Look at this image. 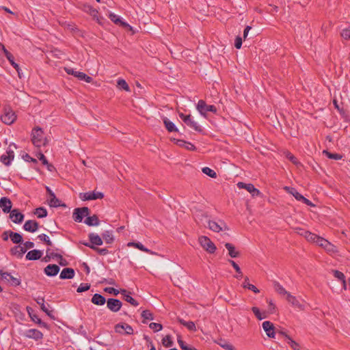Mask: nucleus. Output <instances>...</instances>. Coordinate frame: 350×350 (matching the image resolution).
I'll list each match as a JSON object with an SVG mask.
<instances>
[{
	"instance_id": "f257e3e1",
	"label": "nucleus",
	"mask_w": 350,
	"mask_h": 350,
	"mask_svg": "<svg viewBox=\"0 0 350 350\" xmlns=\"http://www.w3.org/2000/svg\"><path fill=\"white\" fill-rule=\"evenodd\" d=\"M88 239L90 244L92 245V250L97 252L99 255L105 256L109 253L107 248H99L97 247L102 245L103 243L102 236L100 237L97 234L91 232L88 234Z\"/></svg>"
},
{
	"instance_id": "f03ea898",
	"label": "nucleus",
	"mask_w": 350,
	"mask_h": 350,
	"mask_svg": "<svg viewBox=\"0 0 350 350\" xmlns=\"http://www.w3.org/2000/svg\"><path fill=\"white\" fill-rule=\"evenodd\" d=\"M31 142L33 144L38 148L47 145L48 140L44 136V131L39 126H36L32 129Z\"/></svg>"
},
{
	"instance_id": "7ed1b4c3",
	"label": "nucleus",
	"mask_w": 350,
	"mask_h": 350,
	"mask_svg": "<svg viewBox=\"0 0 350 350\" xmlns=\"http://www.w3.org/2000/svg\"><path fill=\"white\" fill-rule=\"evenodd\" d=\"M46 256L42 259L43 262H48L51 258H59V264L61 266H66L68 264V261L63 258L61 253L54 252L50 248L46 249Z\"/></svg>"
},
{
	"instance_id": "20e7f679",
	"label": "nucleus",
	"mask_w": 350,
	"mask_h": 350,
	"mask_svg": "<svg viewBox=\"0 0 350 350\" xmlns=\"http://www.w3.org/2000/svg\"><path fill=\"white\" fill-rule=\"evenodd\" d=\"M197 110L204 117H206L208 111L215 113L217 111L216 107L212 105H207L204 100H200L196 106Z\"/></svg>"
},
{
	"instance_id": "39448f33",
	"label": "nucleus",
	"mask_w": 350,
	"mask_h": 350,
	"mask_svg": "<svg viewBox=\"0 0 350 350\" xmlns=\"http://www.w3.org/2000/svg\"><path fill=\"white\" fill-rule=\"evenodd\" d=\"M90 213L88 207L83 206L81 208H76L74 209L72 217L76 222H81L85 217H88Z\"/></svg>"
},
{
	"instance_id": "423d86ee",
	"label": "nucleus",
	"mask_w": 350,
	"mask_h": 350,
	"mask_svg": "<svg viewBox=\"0 0 350 350\" xmlns=\"http://www.w3.org/2000/svg\"><path fill=\"white\" fill-rule=\"evenodd\" d=\"M201 246L208 253L213 254L216 251V246L209 238L202 236L199 238Z\"/></svg>"
},
{
	"instance_id": "0eeeda50",
	"label": "nucleus",
	"mask_w": 350,
	"mask_h": 350,
	"mask_svg": "<svg viewBox=\"0 0 350 350\" xmlns=\"http://www.w3.org/2000/svg\"><path fill=\"white\" fill-rule=\"evenodd\" d=\"M79 198L83 201L94 200L97 199H102L104 198V194L100 191H89L85 193H80Z\"/></svg>"
},
{
	"instance_id": "6e6552de",
	"label": "nucleus",
	"mask_w": 350,
	"mask_h": 350,
	"mask_svg": "<svg viewBox=\"0 0 350 350\" xmlns=\"http://www.w3.org/2000/svg\"><path fill=\"white\" fill-rule=\"evenodd\" d=\"M65 70L67 74L73 75L81 81H85L87 83H91L93 81V79L91 77L87 75L85 73L75 71L71 68H65Z\"/></svg>"
},
{
	"instance_id": "1a4fd4ad",
	"label": "nucleus",
	"mask_w": 350,
	"mask_h": 350,
	"mask_svg": "<svg viewBox=\"0 0 350 350\" xmlns=\"http://www.w3.org/2000/svg\"><path fill=\"white\" fill-rule=\"evenodd\" d=\"M0 275L3 280L7 281L10 285L13 286H18L21 283V278H14L11 275V274L8 272L3 271V270H0Z\"/></svg>"
},
{
	"instance_id": "9d476101",
	"label": "nucleus",
	"mask_w": 350,
	"mask_h": 350,
	"mask_svg": "<svg viewBox=\"0 0 350 350\" xmlns=\"http://www.w3.org/2000/svg\"><path fill=\"white\" fill-rule=\"evenodd\" d=\"M1 121L8 124L10 125L14 122L16 119L15 113L10 109H5L4 113L1 117Z\"/></svg>"
},
{
	"instance_id": "9b49d317",
	"label": "nucleus",
	"mask_w": 350,
	"mask_h": 350,
	"mask_svg": "<svg viewBox=\"0 0 350 350\" xmlns=\"http://www.w3.org/2000/svg\"><path fill=\"white\" fill-rule=\"evenodd\" d=\"M106 303L107 308L113 312H118L122 306L121 301L114 298H109Z\"/></svg>"
},
{
	"instance_id": "f8f14e48",
	"label": "nucleus",
	"mask_w": 350,
	"mask_h": 350,
	"mask_svg": "<svg viewBox=\"0 0 350 350\" xmlns=\"http://www.w3.org/2000/svg\"><path fill=\"white\" fill-rule=\"evenodd\" d=\"M237 187L239 189H245L248 192H250L252 194L253 197L260 195V191L258 189H256L253 184H247L242 182H239L237 183Z\"/></svg>"
},
{
	"instance_id": "ddd939ff",
	"label": "nucleus",
	"mask_w": 350,
	"mask_h": 350,
	"mask_svg": "<svg viewBox=\"0 0 350 350\" xmlns=\"http://www.w3.org/2000/svg\"><path fill=\"white\" fill-rule=\"evenodd\" d=\"M0 49L3 51L5 56L10 62L11 65L17 70L18 75L20 76L19 66L14 62V57L13 55L5 48L4 45L1 44H0Z\"/></svg>"
},
{
	"instance_id": "4468645a",
	"label": "nucleus",
	"mask_w": 350,
	"mask_h": 350,
	"mask_svg": "<svg viewBox=\"0 0 350 350\" xmlns=\"http://www.w3.org/2000/svg\"><path fill=\"white\" fill-rule=\"evenodd\" d=\"M24 336L28 338L39 340L43 338V334L37 329H29L27 330Z\"/></svg>"
},
{
	"instance_id": "2eb2a0df",
	"label": "nucleus",
	"mask_w": 350,
	"mask_h": 350,
	"mask_svg": "<svg viewBox=\"0 0 350 350\" xmlns=\"http://www.w3.org/2000/svg\"><path fill=\"white\" fill-rule=\"evenodd\" d=\"M262 328L269 338H274L276 332L273 323L269 321L262 323Z\"/></svg>"
},
{
	"instance_id": "dca6fc26",
	"label": "nucleus",
	"mask_w": 350,
	"mask_h": 350,
	"mask_svg": "<svg viewBox=\"0 0 350 350\" xmlns=\"http://www.w3.org/2000/svg\"><path fill=\"white\" fill-rule=\"evenodd\" d=\"M24 215L18 209L14 208L10 212V218L15 224H21L24 219Z\"/></svg>"
},
{
	"instance_id": "f3484780",
	"label": "nucleus",
	"mask_w": 350,
	"mask_h": 350,
	"mask_svg": "<svg viewBox=\"0 0 350 350\" xmlns=\"http://www.w3.org/2000/svg\"><path fill=\"white\" fill-rule=\"evenodd\" d=\"M60 269L55 264H49L44 269V273L49 277H53L57 275Z\"/></svg>"
},
{
	"instance_id": "a211bd4d",
	"label": "nucleus",
	"mask_w": 350,
	"mask_h": 350,
	"mask_svg": "<svg viewBox=\"0 0 350 350\" xmlns=\"http://www.w3.org/2000/svg\"><path fill=\"white\" fill-rule=\"evenodd\" d=\"M12 203L7 197H2L0 199V207L4 213H9L12 211Z\"/></svg>"
},
{
	"instance_id": "6ab92c4d",
	"label": "nucleus",
	"mask_w": 350,
	"mask_h": 350,
	"mask_svg": "<svg viewBox=\"0 0 350 350\" xmlns=\"http://www.w3.org/2000/svg\"><path fill=\"white\" fill-rule=\"evenodd\" d=\"M39 228V223L36 220H27L23 225V229L29 232H35Z\"/></svg>"
},
{
	"instance_id": "aec40b11",
	"label": "nucleus",
	"mask_w": 350,
	"mask_h": 350,
	"mask_svg": "<svg viewBox=\"0 0 350 350\" xmlns=\"http://www.w3.org/2000/svg\"><path fill=\"white\" fill-rule=\"evenodd\" d=\"M36 302L38 304H39L40 306V308L41 310L44 312L47 316H49L51 319H55V317L54 315L53 314V310H49V308H50V305L48 304L46 307V305L44 304V299L43 297H38L37 299H36Z\"/></svg>"
},
{
	"instance_id": "412c9836",
	"label": "nucleus",
	"mask_w": 350,
	"mask_h": 350,
	"mask_svg": "<svg viewBox=\"0 0 350 350\" xmlns=\"http://www.w3.org/2000/svg\"><path fill=\"white\" fill-rule=\"evenodd\" d=\"M42 255V251L39 250H33L27 252L25 258L27 260H37L40 259Z\"/></svg>"
},
{
	"instance_id": "4be33fe9",
	"label": "nucleus",
	"mask_w": 350,
	"mask_h": 350,
	"mask_svg": "<svg viewBox=\"0 0 350 350\" xmlns=\"http://www.w3.org/2000/svg\"><path fill=\"white\" fill-rule=\"evenodd\" d=\"M75 272L72 268L66 267L62 269L59 278L62 280L72 279L75 277Z\"/></svg>"
},
{
	"instance_id": "5701e85b",
	"label": "nucleus",
	"mask_w": 350,
	"mask_h": 350,
	"mask_svg": "<svg viewBox=\"0 0 350 350\" xmlns=\"http://www.w3.org/2000/svg\"><path fill=\"white\" fill-rule=\"evenodd\" d=\"M120 293L123 295L124 300L129 302L132 306L136 307L139 305V302L131 296L130 292H128L125 289H120Z\"/></svg>"
},
{
	"instance_id": "b1692460",
	"label": "nucleus",
	"mask_w": 350,
	"mask_h": 350,
	"mask_svg": "<svg viewBox=\"0 0 350 350\" xmlns=\"http://www.w3.org/2000/svg\"><path fill=\"white\" fill-rule=\"evenodd\" d=\"M10 252L11 255L15 256L18 258H21L25 254V249L21 245H15L10 249Z\"/></svg>"
},
{
	"instance_id": "393cba45",
	"label": "nucleus",
	"mask_w": 350,
	"mask_h": 350,
	"mask_svg": "<svg viewBox=\"0 0 350 350\" xmlns=\"http://www.w3.org/2000/svg\"><path fill=\"white\" fill-rule=\"evenodd\" d=\"M164 126L169 133H178L179 131L174 122L170 121L167 118L164 117L163 118Z\"/></svg>"
},
{
	"instance_id": "a878e982",
	"label": "nucleus",
	"mask_w": 350,
	"mask_h": 350,
	"mask_svg": "<svg viewBox=\"0 0 350 350\" xmlns=\"http://www.w3.org/2000/svg\"><path fill=\"white\" fill-rule=\"evenodd\" d=\"M107 300L103 295L98 293H95L91 299L92 303L96 306H103Z\"/></svg>"
},
{
	"instance_id": "bb28decb",
	"label": "nucleus",
	"mask_w": 350,
	"mask_h": 350,
	"mask_svg": "<svg viewBox=\"0 0 350 350\" xmlns=\"http://www.w3.org/2000/svg\"><path fill=\"white\" fill-rule=\"evenodd\" d=\"M84 223L89 226H97L100 224V220L96 215H88L84 220Z\"/></svg>"
},
{
	"instance_id": "cd10ccee",
	"label": "nucleus",
	"mask_w": 350,
	"mask_h": 350,
	"mask_svg": "<svg viewBox=\"0 0 350 350\" xmlns=\"http://www.w3.org/2000/svg\"><path fill=\"white\" fill-rule=\"evenodd\" d=\"M225 247L228 250V255L231 258H237L240 256V252L236 250L235 247L232 243H225Z\"/></svg>"
},
{
	"instance_id": "c85d7f7f",
	"label": "nucleus",
	"mask_w": 350,
	"mask_h": 350,
	"mask_svg": "<svg viewBox=\"0 0 350 350\" xmlns=\"http://www.w3.org/2000/svg\"><path fill=\"white\" fill-rule=\"evenodd\" d=\"M287 301L291 303L294 307L299 308V310H304V306L301 304L297 299L295 297L291 295V294H288V296L286 297Z\"/></svg>"
},
{
	"instance_id": "c756f323",
	"label": "nucleus",
	"mask_w": 350,
	"mask_h": 350,
	"mask_svg": "<svg viewBox=\"0 0 350 350\" xmlns=\"http://www.w3.org/2000/svg\"><path fill=\"white\" fill-rule=\"evenodd\" d=\"M102 239L103 241L104 240L106 243L111 244L113 243L115 239L114 236L113 234V232L111 230H105L104 231L102 234Z\"/></svg>"
},
{
	"instance_id": "7c9ffc66",
	"label": "nucleus",
	"mask_w": 350,
	"mask_h": 350,
	"mask_svg": "<svg viewBox=\"0 0 350 350\" xmlns=\"http://www.w3.org/2000/svg\"><path fill=\"white\" fill-rule=\"evenodd\" d=\"M10 238L13 243L22 244L23 243V236L18 232L12 231L10 233Z\"/></svg>"
},
{
	"instance_id": "2f4dec72",
	"label": "nucleus",
	"mask_w": 350,
	"mask_h": 350,
	"mask_svg": "<svg viewBox=\"0 0 350 350\" xmlns=\"http://www.w3.org/2000/svg\"><path fill=\"white\" fill-rule=\"evenodd\" d=\"M185 124H186L188 126L192 128L193 129H194L196 131H197L198 133L203 132L202 128L200 125H198L196 122H195L193 120L191 119V116L187 120V122H185Z\"/></svg>"
},
{
	"instance_id": "473e14b6",
	"label": "nucleus",
	"mask_w": 350,
	"mask_h": 350,
	"mask_svg": "<svg viewBox=\"0 0 350 350\" xmlns=\"http://www.w3.org/2000/svg\"><path fill=\"white\" fill-rule=\"evenodd\" d=\"M180 324L186 327L189 331L195 332L196 330V325L193 321H186L183 319H178Z\"/></svg>"
},
{
	"instance_id": "72a5a7b5",
	"label": "nucleus",
	"mask_w": 350,
	"mask_h": 350,
	"mask_svg": "<svg viewBox=\"0 0 350 350\" xmlns=\"http://www.w3.org/2000/svg\"><path fill=\"white\" fill-rule=\"evenodd\" d=\"M284 189L288 193L293 195L295 197V198L298 201H300V200L302 199L301 198L303 196L301 193H299L295 188L286 186L284 187Z\"/></svg>"
},
{
	"instance_id": "f704fd0d",
	"label": "nucleus",
	"mask_w": 350,
	"mask_h": 350,
	"mask_svg": "<svg viewBox=\"0 0 350 350\" xmlns=\"http://www.w3.org/2000/svg\"><path fill=\"white\" fill-rule=\"evenodd\" d=\"M49 204L50 206L55 208L59 206L66 207V204L64 203L62 204L61 201L55 196L49 200Z\"/></svg>"
},
{
	"instance_id": "c9c22d12",
	"label": "nucleus",
	"mask_w": 350,
	"mask_h": 350,
	"mask_svg": "<svg viewBox=\"0 0 350 350\" xmlns=\"http://www.w3.org/2000/svg\"><path fill=\"white\" fill-rule=\"evenodd\" d=\"M286 341L293 350H302L299 344L293 340L289 336H286Z\"/></svg>"
},
{
	"instance_id": "e433bc0d",
	"label": "nucleus",
	"mask_w": 350,
	"mask_h": 350,
	"mask_svg": "<svg viewBox=\"0 0 350 350\" xmlns=\"http://www.w3.org/2000/svg\"><path fill=\"white\" fill-rule=\"evenodd\" d=\"M243 287L244 288H247L255 293H259V290L254 285L250 284L248 277L245 278L244 282L243 283Z\"/></svg>"
},
{
	"instance_id": "4c0bfd02",
	"label": "nucleus",
	"mask_w": 350,
	"mask_h": 350,
	"mask_svg": "<svg viewBox=\"0 0 350 350\" xmlns=\"http://www.w3.org/2000/svg\"><path fill=\"white\" fill-rule=\"evenodd\" d=\"M33 213L38 218H44L47 216L48 212L44 207H38L34 210Z\"/></svg>"
},
{
	"instance_id": "58836bf2",
	"label": "nucleus",
	"mask_w": 350,
	"mask_h": 350,
	"mask_svg": "<svg viewBox=\"0 0 350 350\" xmlns=\"http://www.w3.org/2000/svg\"><path fill=\"white\" fill-rule=\"evenodd\" d=\"M305 238L310 242L316 243L319 239V236L310 231H305Z\"/></svg>"
},
{
	"instance_id": "ea45409f",
	"label": "nucleus",
	"mask_w": 350,
	"mask_h": 350,
	"mask_svg": "<svg viewBox=\"0 0 350 350\" xmlns=\"http://www.w3.org/2000/svg\"><path fill=\"white\" fill-rule=\"evenodd\" d=\"M273 286L275 290L280 295H286V297L288 296V294H290L288 292H287L285 288L277 281H275L273 282Z\"/></svg>"
},
{
	"instance_id": "a19ab883",
	"label": "nucleus",
	"mask_w": 350,
	"mask_h": 350,
	"mask_svg": "<svg viewBox=\"0 0 350 350\" xmlns=\"http://www.w3.org/2000/svg\"><path fill=\"white\" fill-rule=\"evenodd\" d=\"M208 226L210 230L217 232H219L223 230V228L214 221H208Z\"/></svg>"
},
{
	"instance_id": "79ce46f5",
	"label": "nucleus",
	"mask_w": 350,
	"mask_h": 350,
	"mask_svg": "<svg viewBox=\"0 0 350 350\" xmlns=\"http://www.w3.org/2000/svg\"><path fill=\"white\" fill-rule=\"evenodd\" d=\"M323 154L325 155L327 158L334 160H340L342 158V156L338 153H332L327 150L323 151Z\"/></svg>"
},
{
	"instance_id": "37998d69",
	"label": "nucleus",
	"mask_w": 350,
	"mask_h": 350,
	"mask_svg": "<svg viewBox=\"0 0 350 350\" xmlns=\"http://www.w3.org/2000/svg\"><path fill=\"white\" fill-rule=\"evenodd\" d=\"M228 262L232 265V266L233 267V268L235 269L236 272L237 273V275H235V278L237 279L242 278L243 273H242L239 266L237 264V262L232 260H228Z\"/></svg>"
},
{
	"instance_id": "c03bdc74",
	"label": "nucleus",
	"mask_w": 350,
	"mask_h": 350,
	"mask_svg": "<svg viewBox=\"0 0 350 350\" xmlns=\"http://www.w3.org/2000/svg\"><path fill=\"white\" fill-rule=\"evenodd\" d=\"M118 87L121 89L124 90L126 92H130L131 89L126 83V81L123 79H119L117 81Z\"/></svg>"
},
{
	"instance_id": "a18cd8bd",
	"label": "nucleus",
	"mask_w": 350,
	"mask_h": 350,
	"mask_svg": "<svg viewBox=\"0 0 350 350\" xmlns=\"http://www.w3.org/2000/svg\"><path fill=\"white\" fill-rule=\"evenodd\" d=\"M285 157L290 161H291L294 165L298 166L301 165V163L298 161V159L290 152L286 151L284 152Z\"/></svg>"
},
{
	"instance_id": "49530a36",
	"label": "nucleus",
	"mask_w": 350,
	"mask_h": 350,
	"mask_svg": "<svg viewBox=\"0 0 350 350\" xmlns=\"http://www.w3.org/2000/svg\"><path fill=\"white\" fill-rule=\"evenodd\" d=\"M325 245V246L323 249H325V250L329 254H335L338 252L337 247L331 243L329 241H328L327 243Z\"/></svg>"
},
{
	"instance_id": "de8ad7c7",
	"label": "nucleus",
	"mask_w": 350,
	"mask_h": 350,
	"mask_svg": "<svg viewBox=\"0 0 350 350\" xmlns=\"http://www.w3.org/2000/svg\"><path fill=\"white\" fill-rule=\"evenodd\" d=\"M128 245L129 246L133 245L135 247L139 249L141 251L146 252L148 253H152L150 250L145 247L144 245L140 242H137V243L131 242V243H129Z\"/></svg>"
},
{
	"instance_id": "09e8293b",
	"label": "nucleus",
	"mask_w": 350,
	"mask_h": 350,
	"mask_svg": "<svg viewBox=\"0 0 350 350\" xmlns=\"http://www.w3.org/2000/svg\"><path fill=\"white\" fill-rule=\"evenodd\" d=\"M37 239L44 242L48 246H53V243L50 240L49 237L46 234H41L37 237Z\"/></svg>"
},
{
	"instance_id": "8fccbe9b",
	"label": "nucleus",
	"mask_w": 350,
	"mask_h": 350,
	"mask_svg": "<svg viewBox=\"0 0 350 350\" xmlns=\"http://www.w3.org/2000/svg\"><path fill=\"white\" fill-rule=\"evenodd\" d=\"M162 344L165 347H171L174 345L171 336L167 335L162 339Z\"/></svg>"
},
{
	"instance_id": "3c124183",
	"label": "nucleus",
	"mask_w": 350,
	"mask_h": 350,
	"mask_svg": "<svg viewBox=\"0 0 350 350\" xmlns=\"http://www.w3.org/2000/svg\"><path fill=\"white\" fill-rule=\"evenodd\" d=\"M252 311L253 312V313L255 314V316L256 317V318L258 320H262V319H265L267 317V315L265 314V312H263L264 314L262 315V313L260 312L259 308H257V307H252Z\"/></svg>"
},
{
	"instance_id": "603ef678",
	"label": "nucleus",
	"mask_w": 350,
	"mask_h": 350,
	"mask_svg": "<svg viewBox=\"0 0 350 350\" xmlns=\"http://www.w3.org/2000/svg\"><path fill=\"white\" fill-rule=\"evenodd\" d=\"M202 172H203L204 174H205L206 175H207V176H210L211 178H216V177H217V174H216V172H215L213 170H212V169L209 168L208 167H203V168L202 169Z\"/></svg>"
},
{
	"instance_id": "864d4df0",
	"label": "nucleus",
	"mask_w": 350,
	"mask_h": 350,
	"mask_svg": "<svg viewBox=\"0 0 350 350\" xmlns=\"http://www.w3.org/2000/svg\"><path fill=\"white\" fill-rule=\"evenodd\" d=\"M141 316L144 320L154 319L153 314L149 310H143L141 314Z\"/></svg>"
},
{
	"instance_id": "5fc2aeb1",
	"label": "nucleus",
	"mask_w": 350,
	"mask_h": 350,
	"mask_svg": "<svg viewBox=\"0 0 350 350\" xmlns=\"http://www.w3.org/2000/svg\"><path fill=\"white\" fill-rule=\"evenodd\" d=\"M14 159L7 154H3L0 157V161L6 166H9Z\"/></svg>"
},
{
	"instance_id": "6e6d98bb",
	"label": "nucleus",
	"mask_w": 350,
	"mask_h": 350,
	"mask_svg": "<svg viewBox=\"0 0 350 350\" xmlns=\"http://www.w3.org/2000/svg\"><path fill=\"white\" fill-rule=\"evenodd\" d=\"M12 146H13L14 148H16V145L14 143H11L9 146L8 147L6 150V154L8 156L10 157L13 159H14V150L12 148Z\"/></svg>"
},
{
	"instance_id": "4d7b16f0",
	"label": "nucleus",
	"mask_w": 350,
	"mask_h": 350,
	"mask_svg": "<svg viewBox=\"0 0 350 350\" xmlns=\"http://www.w3.org/2000/svg\"><path fill=\"white\" fill-rule=\"evenodd\" d=\"M149 327L154 332H159L163 329V325L161 323H151L149 325Z\"/></svg>"
},
{
	"instance_id": "13d9d810",
	"label": "nucleus",
	"mask_w": 350,
	"mask_h": 350,
	"mask_svg": "<svg viewBox=\"0 0 350 350\" xmlns=\"http://www.w3.org/2000/svg\"><path fill=\"white\" fill-rule=\"evenodd\" d=\"M333 275L336 278H338V280L342 282V280H345V276L344 273L338 270H333Z\"/></svg>"
},
{
	"instance_id": "bf43d9fd",
	"label": "nucleus",
	"mask_w": 350,
	"mask_h": 350,
	"mask_svg": "<svg viewBox=\"0 0 350 350\" xmlns=\"http://www.w3.org/2000/svg\"><path fill=\"white\" fill-rule=\"evenodd\" d=\"M90 288V284L88 283H81L80 286L78 287L77 291L78 293H82L87 291Z\"/></svg>"
},
{
	"instance_id": "052dcab7",
	"label": "nucleus",
	"mask_w": 350,
	"mask_h": 350,
	"mask_svg": "<svg viewBox=\"0 0 350 350\" xmlns=\"http://www.w3.org/2000/svg\"><path fill=\"white\" fill-rule=\"evenodd\" d=\"M85 10L90 13L92 16H96L98 14V11L91 5H85Z\"/></svg>"
},
{
	"instance_id": "680f3d73",
	"label": "nucleus",
	"mask_w": 350,
	"mask_h": 350,
	"mask_svg": "<svg viewBox=\"0 0 350 350\" xmlns=\"http://www.w3.org/2000/svg\"><path fill=\"white\" fill-rule=\"evenodd\" d=\"M104 291L109 294H113L115 296H117L120 293V291L113 287H106L104 288Z\"/></svg>"
},
{
	"instance_id": "e2e57ef3",
	"label": "nucleus",
	"mask_w": 350,
	"mask_h": 350,
	"mask_svg": "<svg viewBox=\"0 0 350 350\" xmlns=\"http://www.w3.org/2000/svg\"><path fill=\"white\" fill-rule=\"evenodd\" d=\"M38 159L42 162L43 165L48 164V160L42 152H39L36 154Z\"/></svg>"
},
{
	"instance_id": "0e129e2a",
	"label": "nucleus",
	"mask_w": 350,
	"mask_h": 350,
	"mask_svg": "<svg viewBox=\"0 0 350 350\" xmlns=\"http://www.w3.org/2000/svg\"><path fill=\"white\" fill-rule=\"evenodd\" d=\"M124 323H118L115 325L114 329L116 333L123 334Z\"/></svg>"
},
{
	"instance_id": "69168bd1",
	"label": "nucleus",
	"mask_w": 350,
	"mask_h": 350,
	"mask_svg": "<svg viewBox=\"0 0 350 350\" xmlns=\"http://www.w3.org/2000/svg\"><path fill=\"white\" fill-rule=\"evenodd\" d=\"M109 18L111 21H113L115 24L118 25L119 23L121 22V18L114 13H111L109 14Z\"/></svg>"
},
{
	"instance_id": "338daca9",
	"label": "nucleus",
	"mask_w": 350,
	"mask_h": 350,
	"mask_svg": "<svg viewBox=\"0 0 350 350\" xmlns=\"http://www.w3.org/2000/svg\"><path fill=\"white\" fill-rule=\"evenodd\" d=\"M23 159L27 161V162H32L35 164H37L38 163V161L34 159V158H32L29 154L26 153L25 154L23 155Z\"/></svg>"
},
{
	"instance_id": "774afa93",
	"label": "nucleus",
	"mask_w": 350,
	"mask_h": 350,
	"mask_svg": "<svg viewBox=\"0 0 350 350\" xmlns=\"http://www.w3.org/2000/svg\"><path fill=\"white\" fill-rule=\"evenodd\" d=\"M340 34H341L342 38H344L345 40L350 39V29H342Z\"/></svg>"
}]
</instances>
